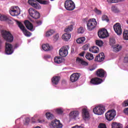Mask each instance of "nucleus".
I'll return each mask as SVG.
<instances>
[{"mask_svg": "<svg viewBox=\"0 0 128 128\" xmlns=\"http://www.w3.org/2000/svg\"><path fill=\"white\" fill-rule=\"evenodd\" d=\"M36 119L34 118V117L32 118V122H36V124H42V122H44V120H40V119H38V121H36L34 120Z\"/></svg>", "mask_w": 128, "mask_h": 128, "instance_id": "38", "label": "nucleus"}, {"mask_svg": "<svg viewBox=\"0 0 128 128\" xmlns=\"http://www.w3.org/2000/svg\"><path fill=\"white\" fill-rule=\"evenodd\" d=\"M86 40V38L84 37H81L78 38L76 40V42L78 44H84V41Z\"/></svg>", "mask_w": 128, "mask_h": 128, "instance_id": "34", "label": "nucleus"}, {"mask_svg": "<svg viewBox=\"0 0 128 128\" xmlns=\"http://www.w3.org/2000/svg\"><path fill=\"white\" fill-rule=\"evenodd\" d=\"M116 115V110H110L105 114V116L106 120H108L109 122H111V120H112L114 118V116Z\"/></svg>", "mask_w": 128, "mask_h": 128, "instance_id": "4", "label": "nucleus"}, {"mask_svg": "<svg viewBox=\"0 0 128 128\" xmlns=\"http://www.w3.org/2000/svg\"><path fill=\"white\" fill-rule=\"evenodd\" d=\"M71 35L70 34L65 33L62 36V38L65 42H68L70 38Z\"/></svg>", "mask_w": 128, "mask_h": 128, "instance_id": "27", "label": "nucleus"}, {"mask_svg": "<svg viewBox=\"0 0 128 128\" xmlns=\"http://www.w3.org/2000/svg\"><path fill=\"white\" fill-rule=\"evenodd\" d=\"M86 32V29L83 27H80L78 30V32Z\"/></svg>", "mask_w": 128, "mask_h": 128, "instance_id": "45", "label": "nucleus"}, {"mask_svg": "<svg viewBox=\"0 0 128 128\" xmlns=\"http://www.w3.org/2000/svg\"><path fill=\"white\" fill-rule=\"evenodd\" d=\"M124 32H128V30H124Z\"/></svg>", "mask_w": 128, "mask_h": 128, "instance_id": "64", "label": "nucleus"}, {"mask_svg": "<svg viewBox=\"0 0 128 128\" xmlns=\"http://www.w3.org/2000/svg\"><path fill=\"white\" fill-rule=\"evenodd\" d=\"M98 128H106V124L103 123H100L98 126Z\"/></svg>", "mask_w": 128, "mask_h": 128, "instance_id": "49", "label": "nucleus"}, {"mask_svg": "<svg viewBox=\"0 0 128 128\" xmlns=\"http://www.w3.org/2000/svg\"><path fill=\"white\" fill-rule=\"evenodd\" d=\"M114 29L115 32H122V26L120 23H116L114 26Z\"/></svg>", "mask_w": 128, "mask_h": 128, "instance_id": "21", "label": "nucleus"}, {"mask_svg": "<svg viewBox=\"0 0 128 128\" xmlns=\"http://www.w3.org/2000/svg\"><path fill=\"white\" fill-rule=\"evenodd\" d=\"M30 118H26L25 120V124H28L29 122H30Z\"/></svg>", "mask_w": 128, "mask_h": 128, "instance_id": "55", "label": "nucleus"}, {"mask_svg": "<svg viewBox=\"0 0 128 128\" xmlns=\"http://www.w3.org/2000/svg\"><path fill=\"white\" fill-rule=\"evenodd\" d=\"M111 10L113 12H114L115 14H116L118 12H120V10L118 9L115 6H112Z\"/></svg>", "mask_w": 128, "mask_h": 128, "instance_id": "39", "label": "nucleus"}, {"mask_svg": "<svg viewBox=\"0 0 128 128\" xmlns=\"http://www.w3.org/2000/svg\"><path fill=\"white\" fill-rule=\"evenodd\" d=\"M5 52L6 54H12L14 52L12 45L10 43H6Z\"/></svg>", "mask_w": 128, "mask_h": 128, "instance_id": "12", "label": "nucleus"}, {"mask_svg": "<svg viewBox=\"0 0 128 128\" xmlns=\"http://www.w3.org/2000/svg\"><path fill=\"white\" fill-rule=\"evenodd\" d=\"M0 20L1 22H8V24H12V18L8 15H0Z\"/></svg>", "mask_w": 128, "mask_h": 128, "instance_id": "11", "label": "nucleus"}, {"mask_svg": "<svg viewBox=\"0 0 128 128\" xmlns=\"http://www.w3.org/2000/svg\"><path fill=\"white\" fill-rule=\"evenodd\" d=\"M68 46H65L61 48L59 50V54L60 56H66L68 54Z\"/></svg>", "mask_w": 128, "mask_h": 128, "instance_id": "10", "label": "nucleus"}, {"mask_svg": "<svg viewBox=\"0 0 128 128\" xmlns=\"http://www.w3.org/2000/svg\"><path fill=\"white\" fill-rule=\"evenodd\" d=\"M28 12L30 16L33 18L38 19L40 18V12H38V11H36V10L32 8H29Z\"/></svg>", "mask_w": 128, "mask_h": 128, "instance_id": "9", "label": "nucleus"}, {"mask_svg": "<svg viewBox=\"0 0 128 128\" xmlns=\"http://www.w3.org/2000/svg\"><path fill=\"white\" fill-rule=\"evenodd\" d=\"M51 126L52 128H62V124L60 122V120H56L51 122Z\"/></svg>", "mask_w": 128, "mask_h": 128, "instance_id": "14", "label": "nucleus"}, {"mask_svg": "<svg viewBox=\"0 0 128 128\" xmlns=\"http://www.w3.org/2000/svg\"><path fill=\"white\" fill-rule=\"evenodd\" d=\"M122 106H128V100L124 102Z\"/></svg>", "mask_w": 128, "mask_h": 128, "instance_id": "53", "label": "nucleus"}, {"mask_svg": "<svg viewBox=\"0 0 128 128\" xmlns=\"http://www.w3.org/2000/svg\"><path fill=\"white\" fill-rule=\"evenodd\" d=\"M106 74V72L102 68L98 69L96 72V75L98 78H104Z\"/></svg>", "mask_w": 128, "mask_h": 128, "instance_id": "17", "label": "nucleus"}, {"mask_svg": "<svg viewBox=\"0 0 128 128\" xmlns=\"http://www.w3.org/2000/svg\"><path fill=\"white\" fill-rule=\"evenodd\" d=\"M28 4H29L30 6H32L36 10H40L42 8L38 3L34 2V0H28Z\"/></svg>", "mask_w": 128, "mask_h": 128, "instance_id": "16", "label": "nucleus"}, {"mask_svg": "<svg viewBox=\"0 0 128 128\" xmlns=\"http://www.w3.org/2000/svg\"><path fill=\"white\" fill-rule=\"evenodd\" d=\"M9 12L12 16H16L20 14V9L18 6H14L11 8Z\"/></svg>", "mask_w": 128, "mask_h": 128, "instance_id": "5", "label": "nucleus"}, {"mask_svg": "<svg viewBox=\"0 0 128 128\" xmlns=\"http://www.w3.org/2000/svg\"><path fill=\"white\" fill-rule=\"evenodd\" d=\"M28 12L30 16L33 18L38 19L40 18V12H38V11H36V10L32 8H29Z\"/></svg>", "mask_w": 128, "mask_h": 128, "instance_id": "8", "label": "nucleus"}, {"mask_svg": "<svg viewBox=\"0 0 128 128\" xmlns=\"http://www.w3.org/2000/svg\"><path fill=\"white\" fill-rule=\"evenodd\" d=\"M98 32H108V30L106 28H101L99 29Z\"/></svg>", "mask_w": 128, "mask_h": 128, "instance_id": "47", "label": "nucleus"}, {"mask_svg": "<svg viewBox=\"0 0 128 128\" xmlns=\"http://www.w3.org/2000/svg\"><path fill=\"white\" fill-rule=\"evenodd\" d=\"M104 60V52L100 53L95 58V62H102Z\"/></svg>", "mask_w": 128, "mask_h": 128, "instance_id": "19", "label": "nucleus"}, {"mask_svg": "<svg viewBox=\"0 0 128 128\" xmlns=\"http://www.w3.org/2000/svg\"><path fill=\"white\" fill-rule=\"evenodd\" d=\"M89 50L91 52H93V54H98L100 52V49L96 46H93L89 49Z\"/></svg>", "mask_w": 128, "mask_h": 128, "instance_id": "23", "label": "nucleus"}, {"mask_svg": "<svg viewBox=\"0 0 128 128\" xmlns=\"http://www.w3.org/2000/svg\"><path fill=\"white\" fill-rule=\"evenodd\" d=\"M124 112L126 114H128V108H126L125 109H124Z\"/></svg>", "mask_w": 128, "mask_h": 128, "instance_id": "58", "label": "nucleus"}, {"mask_svg": "<svg viewBox=\"0 0 128 128\" xmlns=\"http://www.w3.org/2000/svg\"><path fill=\"white\" fill-rule=\"evenodd\" d=\"M123 38L125 40H128V32L123 33Z\"/></svg>", "mask_w": 128, "mask_h": 128, "instance_id": "44", "label": "nucleus"}, {"mask_svg": "<svg viewBox=\"0 0 128 128\" xmlns=\"http://www.w3.org/2000/svg\"><path fill=\"white\" fill-rule=\"evenodd\" d=\"M96 20L94 18H90L88 20L87 23V28L90 32L96 28L97 24Z\"/></svg>", "mask_w": 128, "mask_h": 128, "instance_id": "1", "label": "nucleus"}, {"mask_svg": "<svg viewBox=\"0 0 128 128\" xmlns=\"http://www.w3.org/2000/svg\"><path fill=\"white\" fill-rule=\"evenodd\" d=\"M54 62L55 64H62L64 60L60 57L56 56L54 58Z\"/></svg>", "mask_w": 128, "mask_h": 128, "instance_id": "33", "label": "nucleus"}, {"mask_svg": "<svg viewBox=\"0 0 128 128\" xmlns=\"http://www.w3.org/2000/svg\"><path fill=\"white\" fill-rule=\"evenodd\" d=\"M42 48L45 52H48V50H52V47L50 46L48 44H44L42 45Z\"/></svg>", "mask_w": 128, "mask_h": 128, "instance_id": "25", "label": "nucleus"}, {"mask_svg": "<svg viewBox=\"0 0 128 128\" xmlns=\"http://www.w3.org/2000/svg\"><path fill=\"white\" fill-rule=\"evenodd\" d=\"M78 116V111H73L70 114V118H76Z\"/></svg>", "mask_w": 128, "mask_h": 128, "instance_id": "29", "label": "nucleus"}, {"mask_svg": "<svg viewBox=\"0 0 128 128\" xmlns=\"http://www.w3.org/2000/svg\"><path fill=\"white\" fill-rule=\"evenodd\" d=\"M86 58L88 60H94V55L90 52L86 54Z\"/></svg>", "mask_w": 128, "mask_h": 128, "instance_id": "35", "label": "nucleus"}, {"mask_svg": "<svg viewBox=\"0 0 128 128\" xmlns=\"http://www.w3.org/2000/svg\"><path fill=\"white\" fill-rule=\"evenodd\" d=\"M46 32H56V30L50 29L47 31Z\"/></svg>", "mask_w": 128, "mask_h": 128, "instance_id": "60", "label": "nucleus"}, {"mask_svg": "<svg viewBox=\"0 0 128 128\" xmlns=\"http://www.w3.org/2000/svg\"><path fill=\"white\" fill-rule=\"evenodd\" d=\"M76 60V62H79V64H82V66H88V62L84 60H82L80 58H77Z\"/></svg>", "mask_w": 128, "mask_h": 128, "instance_id": "26", "label": "nucleus"}, {"mask_svg": "<svg viewBox=\"0 0 128 128\" xmlns=\"http://www.w3.org/2000/svg\"><path fill=\"white\" fill-rule=\"evenodd\" d=\"M113 52H120V50H122V46H120L119 44H116L113 47Z\"/></svg>", "mask_w": 128, "mask_h": 128, "instance_id": "32", "label": "nucleus"}, {"mask_svg": "<svg viewBox=\"0 0 128 128\" xmlns=\"http://www.w3.org/2000/svg\"><path fill=\"white\" fill-rule=\"evenodd\" d=\"M82 116L84 118H88L90 117V114L88 113V109L84 108L82 110Z\"/></svg>", "mask_w": 128, "mask_h": 128, "instance_id": "22", "label": "nucleus"}, {"mask_svg": "<svg viewBox=\"0 0 128 128\" xmlns=\"http://www.w3.org/2000/svg\"><path fill=\"white\" fill-rule=\"evenodd\" d=\"M94 12L96 14H102V11L98 9V8H96L94 9Z\"/></svg>", "mask_w": 128, "mask_h": 128, "instance_id": "46", "label": "nucleus"}, {"mask_svg": "<svg viewBox=\"0 0 128 128\" xmlns=\"http://www.w3.org/2000/svg\"><path fill=\"white\" fill-rule=\"evenodd\" d=\"M72 128H84L78 126V125H76V126L72 127Z\"/></svg>", "mask_w": 128, "mask_h": 128, "instance_id": "62", "label": "nucleus"}, {"mask_svg": "<svg viewBox=\"0 0 128 128\" xmlns=\"http://www.w3.org/2000/svg\"><path fill=\"white\" fill-rule=\"evenodd\" d=\"M60 38V36L58 35V34H56V35H54L53 36L54 40V42H56L58 40V38Z\"/></svg>", "mask_w": 128, "mask_h": 128, "instance_id": "48", "label": "nucleus"}, {"mask_svg": "<svg viewBox=\"0 0 128 128\" xmlns=\"http://www.w3.org/2000/svg\"><path fill=\"white\" fill-rule=\"evenodd\" d=\"M80 76V73H74L70 76V80L72 82H76L78 80Z\"/></svg>", "mask_w": 128, "mask_h": 128, "instance_id": "13", "label": "nucleus"}, {"mask_svg": "<svg viewBox=\"0 0 128 128\" xmlns=\"http://www.w3.org/2000/svg\"><path fill=\"white\" fill-rule=\"evenodd\" d=\"M44 60H48V58H50V56L48 54H45L44 55Z\"/></svg>", "mask_w": 128, "mask_h": 128, "instance_id": "56", "label": "nucleus"}, {"mask_svg": "<svg viewBox=\"0 0 128 128\" xmlns=\"http://www.w3.org/2000/svg\"><path fill=\"white\" fill-rule=\"evenodd\" d=\"M102 82V79L98 78H94L91 79L90 82L92 84L98 85L100 84Z\"/></svg>", "mask_w": 128, "mask_h": 128, "instance_id": "15", "label": "nucleus"}, {"mask_svg": "<svg viewBox=\"0 0 128 128\" xmlns=\"http://www.w3.org/2000/svg\"><path fill=\"white\" fill-rule=\"evenodd\" d=\"M110 44H116V40L114 38H110Z\"/></svg>", "mask_w": 128, "mask_h": 128, "instance_id": "51", "label": "nucleus"}, {"mask_svg": "<svg viewBox=\"0 0 128 128\" xmlns=\"http://www.w3.org/2000/svg\"><path fill=\"white\" fill-rule=\"evenodd\" d=\"M112 128H122V124L114 122L112 124Z\"/></svg>", "mask_w": 128, "mask_h": 128, "instance_id": "31", "label": "nucleus"}, {"mask_svg": "<svg viewBox=\"0 0 128 128\" xmlns=\"http://www.w3.org/2000/svg\"><path fill=\"white\" fill-rule=\"evenodd\" d=\"M2 36V38L8 42H12L14 41V36L10 32H3Z\"/></svg>", "mask_w": 128, "mask_h": 128, "instance_id": "6", "label": "nucleus"}, {"mask_svg": "<svg viewBox=\"0 0 128 128\" xmlns=\"http://www.w3.org/2000/svg\"><path fill=\"white\" fill-rule=\"evenodd\" d=\"M102 20H103V21L105 20L106 22H108V21L110 20H108V16H106V15L102 16Z\"/></svg>", "mask_w": 128, "mask_h": 128, "instance_id": "42", "label": "nucleus"}, {"mask_svg": "<svg viewBox=\"0 0 128 128\" xmlns=\"http://www.w3.org/2000/svg\"><path fill=\"white\" fill-rule=\"evenodd\" d=\"M74 24H72L70 26H68L64 29V32H72V30H74Z\"/></svg>", "mask_w": 128, "mask_h": 128, "instance_id": "30", "label": "nucleus"}, {"mask_svg": "<svg viewBox=\"0 0 128 128\" xmlns=\"http://www.w3.org/2000/svg\"><path fill=\"white\" fill-rule=\"evenodd\" d=\"M36 22L38 26H40V24H42V21L40 20H37Z\"/></svg>", "mask_w": 128, "mask_h": 128, "instance_id": "61", "label": "nucleus"}, {"mask_svg": "<svg viewBox=\"0 0 128 128\" xmlns=\"http://www.w3.org/2000/svg\"><path fill=\"white\" fill-rule=\"evenodd\" d=\"M1 32H10V31H6V30H1Z\"/></svg>", "mask_w": 128, "mask_h": 128, "instance_id": "63", "label": "nucleus"}, {"mask_svg": "<svg viewBox=\"0 0 128 128\" xmlns=\"http://www.w3.org/2000/svg\"><path fill=\"white\" fill-rule=\"evenodd\" d=\"M98 34L100 38H106L108 36V32H98Z\"/></svg>", "mask_w": 128, "mask_h": 128, "instance_id": "28", "label": "nucleus"}, {"mask_svg": "<svg viewBox=\"0 0 128 128\" xmlns=\"http://www.w3.org/2000/svg\"><path fill=\"white\" fill-rule=\"evenodd\" d=\"M17 24L23 32H26V27H24V26L23 25L22 22H20V21H18Z\"/></svg>", "mask_w": 128, "mask_h": 128, "instance_id": "24", "label": "nucleus"}, {"mask_svg": "<svg viewBox=\"0 0 128 128\" xmlns=\"http://www.w3.org/2000/svg\"><path fill=\"white\" fill-rule=\"evenodd\" d=\"M96 46H102V44H104V42H102V40H96Z\"/></svg>", "mask_w": 128, "mask_h": 128, "instance_id": "40", "label": "nucleus"}, {"mask_svg": "<svg viewBox=\"0 0 128 128\" xmlns=\"http://www.w3.org/2000/svg\"><path fill=\"white\" fill-rule=\"evenodd\" d=\"M124 0H108V2H111L112 4H114L116 2H122Z\"/></svg>", "mask_w": 128, "mask_h": 128, "instance_id": "41", "label": "nucleus"}, {"mask_svg": "<svg viewBox=\"0 0 128 128\" xmlns=\"http://www.w3.org/2000/svg\"><path fill=\"white\" fill-rule=\"evenodd\" d=\"M45 36H46V38H48V36H52V32H46Z\"/></svg>", "mask_w": 128, "mask_h": 128, "instance_id": "57", "label": "nucleus"}, {"mask_svg": "<svg viewBox=\"0 0 128 128\" xmlns=\"http://www.w3.org/2000/svg\"><path fill=\"white\" fill-rule=\"evenodd\" d=\"M104 112H106V108L104 106H97L93 109L94 114H98V116H102L104 114Z\"/></svg>", "mask_w": 128, "mask_h": 128, "instance_id": "3", "label": "nucleus"}, {"mask_svg": "<svg viewBox=\"0 0 128 128\" xmlns=\"http://www.w3.org/2000/svg\"><path fill=\"white\" fill-rule=\"evenodd\" d=\"M24 24H25L26 28L29 30L34 32V26H32V24L30 23V21H28V20H26L24 22Z\"/></svg>", "mask_w": 128, "mask_h": 128, "instance_id": "18", "label": "nucleus"}, {"mask_svg": "<svg viewBox=\"0 0 128 128\" xmlns=\"http://www.w3.org/2000/svg\"><path fill=\"white\" fill-rule=\"evenodd\" d=\"M64 6L67 10H74L76 8L74 2L72 0H66L64 4Z\"/></svg>", "mask_w": 128, "mask_h": 128, "instance_id": "2", "label": "nucleus"}, {"mask_svg": "<svg viewBox=\"0 0 128 128\" xmlns=\"http://www.w3.org/2000/svg\"><path fill=\"white\" fill-rule=\"evenodd\" d=\"M24 34L26 36L30 37L32 36L31 32H24Z\"/></svg>", "mask_w": 128, "mask_h": 128, "instance_id": "54", "label": "nucleus"}, {"mask_svg": "<svg viewBox=\"0 0 128 128\" xmlns=\"http://www.w3.org/2000/svg\"><path fill=\"white\" fill-rule=\"evenodd\" d=\"M85 54H86V52L83 51L82 52L79 54V56H84Z\"/></svg>", "mask_w": 128, "mask_h": 128, "instance_id": "59", "label": "nucleus"}, {"mask_svg": "<svg viewBox=\"0 0 128 128\" xmlns=\"http://www.w3.org/2000/svg\"><path fill=\"white\" fill-rule=\"evenodd\" d=\"M28 12L30 16L33 18L38 19L40 18V12H38V11H36V10L32 8H29Z\"/></svg>", "mask_w": 128, "mask_h": 128, "instance_id": "7", "label": "nucleus"}, {"mask_svg": "<svg viewBox=\"0 0 128 128\" xmlns=\"http://www.w3.org/2000/svg\"><path fill=\"white\" fill-rule=\"evenodd\" d=\"M46 116L48 120H52L54 118V115L50 112L46 113Z\"/></svg>", "mask_w": 128, "mask_h": 128, "instance_id": "36", "label": "nucleus"}, {"mask_svg": "<svg viewBox=\"0 0 128 128\" xmlns=\"http://www.w3.org/2000/svg\"><path fill=\"white\" fill-rule=\"evenodd\" d=\"M36 2L41 4H50V2L42 0H36Z\"/></svg>", "mask_w": 128, "mask_h": 128, "instance_id": "37", "label": "nucleus"}, {"mask_svg": "<svg viewBox=\"0 0 128 128\" xmlns=\"http://www.w3.org/2000/svg\"><path fill=\"white\" fill-rule=\"evenodd\" d=\"M89 47L90 45L88 44H86L83 46L82 48L84 50H88Z\"/></svg>", "mask_w": 128, "mask_h": 128, "instance_id": "50", "label": "nucleus"}, {"mask_svg": "<svg viewBox=\"0 0 128 128\" xmlns=\"http://www.w3.org/2000/svg\"><path fill=\"white\" fill-rule=\"evenodd\" d=\"M60 76H54L52 79V82L53 86H56L60 82Z\"/></svg>", "mask_w": 128, "mask_h": 128, "instance_id": "20", "label": "nucleus"}, {"mask_svg": "<svg viewBox=\"0 0 128 128\" xmlns=\"http://www.w3.org/2000/svg\"><path fill=\"white\" fill-rule=\"evenodd\" d=\"M124 62L125 64L128 63V54L126 55V56L124 58Z\"/></svg>", "mask_w": 128, "mask_h": 128, "instance_id": "52", "label": "nucleus"}, {"mask_svg": "<svg viewBox=\"0 0 128 128\" xmlns=\"http://www.w3.org/2000/svg\"><path fill=\"white\" fill-rule=\"evenodd\" d=\"M56 112L58 114H62V113L64 112V110H62V108H58L56 110Z\"/></svg>", "mask_w": 128, "mask_h": 128, "instance_id": "43", "label": "nucleus"}]
</instances>
